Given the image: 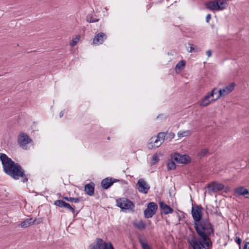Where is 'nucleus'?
I'll return each mask as SVG.
<instances>
[{
  "instance_id": "f257e3e1",
  "label": "nucleus",
  "mask_w": 249,
  "mask_h": 249,
  "mask_svg": "<svg viewBox=\"0 0 249 249\" xmlns=\"http://www.w3.org/2000/svg\"><path fill=\"white\" fill-rule=\"evenodd\" d=\"M0 160L2 162L3 171L6 174L14 179H18L21 177L23 182L28 181V175L25 174L24 170L19 164L15 163L4 153H0Z\"/></svg>"
},
{
  "instance_id": "f03ea898",
  "label": "nucleus",
  "mask_w": 249,
  "mask_h": 249,
  "mask_svg": "<svg viewBox=\"0 0 249 249\" xmlns=\"http://www.w3.org/2000/svg\"><path fill=\"white\" fill-rule=\"evenodd\" d=\"M188 242L193 249H209L212 246L208 234H192Z\"/></svg>"
},
{
  "instance_id": "7ed1b4c3",
  "label": "nucleus",
  "mask_w": 249,
  "mask_h": 249,
  "mask_svg": "<svg viewBox=\"0 0 249 249\" xmlns=\"http://www.w3.org/2000/svg\"><path fill=\"white\" fill-rule=\"evenodd\" d=\"M195 228L197 233H213V226L208 219H203L198 223H195Z\"/></svg>"
},
{
  "instance_id": "20e7f679",
  "label": "nucleus",
  "mask_w": 249,
  "mask_h": 249,
  "mask_svg": "<svg viewBox=\"0 0 249 249\" xmlns=\"http://www.w3.org/2000/svg\"><path fill=\"white\" fill-rule=\"evenodd\" d=\"M89 249H114L110 242L101 238H97L95 242L89 246Z\"/></svg>"
},
{
  "instance_id": "39448f33",
  "label": "nucleus",
  "mask_w": 249,
  "mask_h": 249,
  "mask_svg": "<svg viewBox=\"0 0 249 249\" xmlns=\"http://www.w3.org/2000/svg\"><path fill=\"white\" fill-rule=\"evenodd\" d=\"M217 88H214L210 92L205 95L199 102V106L201 107H206L211 103L213 102L218 99H217Z\"/></svg>"
},
{
  "instance_id": "423d86ee",
  "label": "nucleus",
  "mask_w": 249,
  "mask_h": 249,
  "mask_svg": "<svg viewBox=\"0 0 249 249\" xmlns=\"http://www.w3.org/2000/svg\"><path fill=\"white\" fill-rule=\"evenodd\" d=\"M116 205L124 212L133 211L135 207L131 201L125 198L117 200Z\"/></svg>"
},
{
  "instance_id": "0eeeda50",
  "label": "nucleus",
  "mask_w": 249,
  "mask_h": 249,
  "mask_svg": "<svg viewBox=\"0 0 249 249\" xmlns=\"http://www.w3.org/2000/svg\"><path fill=\"white\" fill-rule=\"evenodd\" d=\"M166 134L164 132L159 133L157 136H153L149 140V144L151 148L159 147L164 141Z\"/></svg>"
},
{
  "instance_id": "6e6552de",
  "label": "nucleus",
  "mask_w": 249,
  "mask_h": 249,
  "mask_svg": "<svg viewBox=\"0 0 249 249\" xmlns=\"http://www.w3.org/2000/svg\"><path fill=\"white\" fill-rule=\"evenodd\" d=\"M32 141V139L25 133L21 132L18 136V144L23 149L27 150L28 149L27 144L31 143Z\"/></svg>"
},
{
  "instance_id": "1a4fd4ad",
  "label": "nucleus",
  "mask_w": 249,
  "mask_h": 249,
  "mask_svg": "<svg viewBox=\"0 0 249 249\" xmlns=\"http://www.w3.org/2000/svg\"><path fill=\"white\" fill-rule=\"evenodd\" d=\"M235 86V83H231L223 89H217V90H216V92H217V99H219L222 96H225L229 93H231L234 89Z\"/></svg>"
},
{
  "instance_id": "9d476101",
  "label": "nucleus",
  "mask_w": 249,
  "mask_h": 249,
  "mask_svg": "<svg viewBox=\"0 0 249 249\" xmlns=\"http://www.w3.org/2000/svg\"><path fill=\"white\" fill-rule=\"evenodd\" d=\"M202 209L203 208L201 206L192 207L191 213L192 217L195 221V223H196V222L198 223L201 220Z\"/></svg>"
},
{
  "instance_id": "9b49d317",
  "label": "nucleus",
  "mask_w": 249,
  "mask_h": 249,
  "mask_svg": "<svg viewBox=\"0 0 249 249\" xmlns=\"http://www.w3.org/2000/svg\"><path fill=\"white\" fill-rule=\"evenodd\" d=\"M136 185L138 191L144 194H147L150 189V186L143 178L139 179Z\"/></svg>"
},
{
  "instance_id": "f8f14e48",
  "label": "nucleus",
  "mask_w": 249,
  "mask_h": 249,
  "mask_svg": "<svg viewBox=\"0 0 249 249\" xmlns=\"http://www.w3.org/2000/svg\"><path fill=\"white\" fill-rule=\"evenodd\" d=\"M119 180L117 179L112 178H106L103 179L101 181V186L104 189H108L112 186L114 183L119 181Z\"/></svg>"
},
{
  "instance_id": "ddd939ff",
  "label": "nucleus",
  "mask_w": 249,
  "mask_h": 249,
  "mask_svg": "<svg viewBox=\"0 0 249 249\" xmlns=\"http://www.w3.org/2000/svg\"><path fill=\"white\" fill-rule=\"evenodd\" d=\"M173 159L176 161L177 163H187L189 162L190 159L189 157L186 155H180L177 154L174 156Z\"/></svg>"
},
{
  "instance_id": "4468645a",
  "label": "nucleus",
  "mask_w": 249,
  "mask_h": 249,
  "mask_svg": "<svg viewBox=\"0 0 249 249\" xmlns=\"http://www.w3.org/2000/svg\"><path fill=\"white\" fill-rule=\"evenodd\" d=\"M208 188L209 191L215 193L222 190L224 185L220 183L213 182L211 183Z\"/></svg>"
},
{
  "instance_id": "2eb2a0df",
  "label": "nucleus",
  "mask_w": 249,
  "mask_h": 249,
  "mask_svg": "<svg viewBox=\"0 0 249 249\" xmlns=\"http://www.w3.org/2000/svg\"><path fill=\"white\" fill-rule=\"evenodd\" d=\"M107 38L106 34L104 33H99L97 34L93 38V43L94 45L102 44L105 40Z\"/></svg>"
},
{
  "instance_id": "dca6fc26",
  "label": "nucleus",
  "mask_w": 249,
  "mask_h": 249,
  "mask_svg": "<svg viewBox=\"0 0 249 249\" xmlns=\"http://www.w3.org/2000/svg\"><path fill=\"white\" fill-rule=\"evenodd\" d=\"M159 206L161 213L164 214L171 213L173 211V210L171 207L162 201L160 202Z\"/></svg>"
},
{
  "instance_id": "f3484780",
  "label": "nucleus",
  "mask_w": 249,
  "mask_h": 249,
  "mask_svg": "<svg viewBox=\"0 0 249 249\" xmlns=\"http://www.w3.org/2000/svg\"><path fill=\"white\" fill-rule=\"evenodd\" d=\"M234 192L238 196H242L246 198H249V191L244 187L236 188L235 189Z\"/></svg>"
},
{
  "instance_id": "a211bd4d",
  "label": "nucleus",
  "mask_w": 249,
  "mask_h": 249,
  "mask_svg": "<svg viewBox=\"0 0 249 249\" xmlns=\"http://www.w3.org/2000/svg\"><path fill=\"white\" fill-rule=\"evenodd\" d=\"M206 8L211 11H218V0L210 1L205 4Z\"/></svg>"
},
{
  "instance_id": "6ab92c4d",
  "label": "nucleus",
  "mask_w": 249,
  "mask_h": 249,
  "mask_svg": "<svg viewBox=\"0 0 249 249\" xmlns=\"http://www.w3.org/2000/svg\"><path fill=\"white\" fill-rule=\"evenodd\" d=\"M85 191L89 196H92L94 192V184L93 182H90L85 186Z\"/></svg>"
},
{
  "instance_id": "aec40b11",
  "label": "nucleus",
  "mask_w": 249,
  "mask_h": 249,
  "mask_svg": "<svg viewBox=\"0 0 249 249\" xmlns=\"http://www.w3.org/2000/svg\"><path fill=\"white\" fill-rule=\"evenodd\" d=\"M33 224H34L33 218H29L22 221L20 223V226L22 228H27Z\"/></svg>"
},
{
  "instance_id": "412c9836",
  "label": "nucleus",
  "mask_w": 249,
  "mask_h": 249,
  "mask_svg": "<svg viewBox=\"0 0 249 249\" xmlns=\"http://www.w3.org/2000/svg\"><path fill=\"white\" fill-rule=\"evenodd\" d=\"M54 204L57 206H58L60 208H65L66 209L69 207L70 205L69 203H68L62 200H56Z\"/></svg>"
},
{
  "instance_id": "4be33fe9",
  "label": "nucleus",
  "mask_w": 249,
  "mask_h": 249,
  "mask_svg": "<svg viewBox=\"0 0 249 249\" xmlns=\"http://www.w3.org/2000/svg\"><path fill=\"white\" fill-rule=\"evenodd\" d=\"M147 208L150 209L153 213L155 214L158 209V205L155 202H150L148 203Z\"/></svg>"
},
{
  "instance_id": "5701e85b",
  "label": "nucleus",
  "mask_w": 249,
  "mask_h": 249,
  "mask_svg": "<svg viewBox=\"0 0 249 249\" xmlns=\"http://www.w3.org/2000/svg\"><path fill=\"white\" fill-rule=\"evenodd\" d=\"M228 6V3L224 0H218V11L225 9Z\"/></svg>"
},
{
  "instance_id": "b1692460",
  "label": "nucleus",
  "mask_w": 249,
  "mask_h": 249,
  "mask_svg": "<svg viewBox=\"0 0 249 249\" xmlns=\"http://www.w3.org/2000/svg\"><path fill=\"white\" fill-rule=\"evenodd\" d=\"M140 242L142 249H150L146 239L141 237L140 238Z\"/></svg>"
},
{
  "instance_id": "393cba45",
  "label": "nucleus",
  "mask_w": 249,
  "mask_h": 249,
  "mask_svg": "<svg viewBox=\"0 0 249 249\" xmlns=\"http://www.w3.org/2000/svg\"><path fill=\"white\" fill-rule=\"evenodd\" d=\"M191 133L190 130L180 131L178 133V136L179 138L186 137L191 135Z\"/></svg>"
},
{
  "instance_id": "a878e982",
  "label": "nucleus",
  "mask_w": 249,
  "mask_h": 249,
  "mask_svg": "<svg viewBox=\"0 0 249 249\" xmlns=\"http://www.w3.org/2000/svg\"><path fill=\"white\" fill-rule=\"evenodd\" d=\"M186 62L185 60H181L176 66V69L180 71H182L185 67Z\"/></svg>"
},
{
  "instance_id": "bb28decb",
  "label": "nucleus",
  "mask_w": 249,
  "mask_h": 249,
  "mask_svg": "<svg viewBox=\"0 0 249 249\" xmlns=\"http://www.w3.org/2000/svg\"><path fill=\"white\" fill-rule=\"evenodd\" d=\"M80 38V35H77L75 37L73 38L71 40V42L70 43L71 46L72 47L75 46L79 42Z\"/></svg>"
},
{
  "instance_id": "cd10ccee",
  "label": "nucleus",
  "mask_w": 249,
  "mask_h": 249,
  "mask_svg": "<svg viewBox=\"0 0 249 249\" xmlns=\"http://www.w3.org/2000/svg\"><path fill=\"white\" fill-rule=\"evenodd\" d=\"M167 166L168 170H173L176 168V164L175 163V160L173 159V158L170 161L167 163Z\"/></svg>"
},
{
  "instance_id": "c85d7f7f",
  "label": "nucleus",
  "mask_w": 249,
  "mask_h": 249,
  "mask_svg": "<svg viewBox=\"0 0 249 249\" xmlns=\"http://www.w3.org/2000/svg\"><path fill=\"white\" fill-rule=\"evenodd\" d=\"M155 213H153L152 212H151L150 209H148L146 208L144 211V215L145 217L148 218L152 217Z\"/></svg>"
},
{
  "instance_id": "c756f323",
  "label": "nucleus",
  "mask_w": 249,
  "mask_h": 249,
  "mask_svg": "<svg viewBox=\"0 0 249 249\" xmlns=\"http://www.w3.org/2000/svg\"><path fill=\"white\" fill-rule=\"evenodd\" d=\"M87 20L89 22L94 23L98 21L99 19L94 18L93 16L89 15L87 16Z\"/></svg>"
},
{
  "instance_id": "7c9ffc66",
  "label": "nucleus",
  "mask_w": 249,
  "mask_h": 249,
  "mask_svg": "<svg viewBox=\"0 0 249 249\" xmlns=\"http://www.w3.org/2000/svg\"><path fill=\"white\" fill-rule=\"evenodd\" d=\"M190 46L189 49L187 48V51L189 53H192L193 52H196L198 51V48L195 45L189 43L188 44Z\"/></svg>"
},
{
  "instance_id": "2f4dec72",
  "label": "nucleus",
  "mask_w": 249,
  "mask_h": 249,
  "mask_svg": "<svg viewBox=\"0 0 249 249\" xmlns=\"http://www.w3.org/2000/svg\"><path fill=\"white\" fill-rule=\"evenodd\" d=\"M208 152L209 151L207 149H203L197 154V156L200 158H202L206 156L208 153Z\"/></svg>"
},
{
  "instance_id": "473e14b6",
  "label": "nucleus",
  "mask_w": 249,
  "mask_h": 249,
  "mask_svg": "<svg viewBox=\"0 0 249 249\" xmlns=\"http://www.w3.org/2000/svg\"><path fill=\"white\" fill-rule=\"evenodd\" d=\"M135 226L140 229H143L145 227V224L142 221H140L134 223Z\"/></svg>"
},
{
  "instance_id": "72a5a7b5",
  "label": "nucleus",
  "mask_w": 249,
  "mask_h": 249,
  "mask_svg": "<svg viewBox=\"0 0 249 249\" xmlns=\"http://www.w3.org/2000/svg\"><path fill=\"white\" fill-rule=\"evenodd\" d=\"M159 159L157 155H154L152 156V159L151 161L152 165H155L158 161Z\"/></svg>"
},
{
  "instance_id": "f704fd0d",
  "label": "nucleus",
  "mask_w": 249,
  "mask_h": 249,
  "mask_svg": "<svg viewBox=\"0 0 249 249\" xmlns=\"http://www.w3.org/2000/svg\"><path fill=\"white\" fill-rule=\"evenodd\" d=\"M69 202H74L75 203H78L80 202V198L78 197H70V199L69 200Z\"/></svg>"
},
{
  "instance_id": "c9c22d12",
  "label": "nucleus",
  "mask_w": 249,
  "mask_h": 249,
  "mask_svg": "<svg viewBox=\"0 0 249 249\" xmlns=\"http://www.w3.org/2000/svg\"><path fill=\"white\" fill-rule=\"evenodd\" d=\"M33 221H34V224H38L42 221V219L40 218H38V219L35 218V219H33Z\"/></svg>"
},
{
  "instance_id": "e433bc0d",
  "label": "nucleus",
  "mask_w": 249,
  "mask_h": 249,
  "mask_svg": "<svg viewBox=\"0 0 249 249\" xmlns=\"http://www.w3.org/2000/svg\"><path fill=\"white\" fill-rule=\"evenodd\" d=\"M67 209L69 210V211H70L72 213H73V214L74 213L75 209H74V207L71 206V205H69V207H68Z\"/></svg>"
},
{
  "instance_id": "4c0bfd02",
  "label": "nucleus",
  "mask_w": 249,
  "mask_h": 249,
  "mask_svg": "<svg viewBox=\"0 0 249 249\" xmlns=\"http://www.w3.org/2000/svg\"><path fill=\"white\" fill-rule=\"evenodd\" d=\"M211 18V14H208L206 17V21L207 23H209Z\"/></svg>"
},
{
  "instance_id": "58836bf2",
  "label": "nucleus",
  "mask_w": 249,
  "mask_h": 249,
  "mask_svg": "<svg viewBox=\"0 0 249 249\" xmlns=\"http://www.w3.org/2000/svg\"><path fill=\"white\" fill-rule=\"evenodd\" d=\"M235 241L238 243V245H240L241 243V240L239 237H236L235 239Z\"/></svg>"
},
{
  "instance_id": "ea45409f",
  "label": "nucleus",
  "mask_w": 249,
  "mask_h": 249,
  "mask_svg": "<svg viewBox=\"0 0 249 249\" xmlns=\"http://www.w3.org/2000/svg\"><path fill=\"white\" fill-rule=\"evenodd\" d=\"M161 118H166V116L165 115H164V114H160L157 117V119H160Z\"/></svg>"
},
{
  "instance_id": "a19ab883",
  "label": "nucleus",
  "mask_w": 249,
  "mask_h": 249,
  "mask_svg": "<svg viewBox=\"0 0 249 249\" xmlns=\"http://www.w3.org/2000/svg\"><path fill=\"white\" fill-rule=\"evenodd\" d=\"M206 54L207 55L208 57H210L212 55L211 51L210 50H208L206 52Z\"/></svg>"
},
{
  "instance_id": "79ce46f5",
  "label": "nucleus",
  "mask_w": 249,
  "mask_h": 249,
  "mask_svg": "<svg viewBox=\"0 0 249 249\" xmlns=\"http://www.w3.org/2000/svg\"><path fill=\"white\" fill-rule=\"evenodd\" d=\"M244 249H249V243H246L245 244Z\"/></svg>"
},
{
  "instance_id": "37998d69",
  "label": "nucleus",
  "mask_w": 249,
  "mask_h": 249,
  "mask_svg": "<svg viewBox=\"0 0 249 249\" xmlns=\"http://www.w3.org/2000/svg\"><path fill=\"white\" fill-rule=\"evenodd\" d=\"M59 117H60V118L62 117L63 116V115H64V112H63V111H61L59 113Z\"/></svg>"
},
{
  "instance_id": "c03bdc74",
  "label": "nucleus",
  "mask_w": 249,
  "mask_h": 249,
  "mask_svg": "<svg viewBox=\"0 0 249 249\" xmlns=\"http://www.w3.org/2000/svg\"><path fill=\"white\" fill-rule=\"evenodd\" d=\"M64 199H65L66 200L69 201L70 197L65 196V197H64Z\"/></svg>"
}]
</instances>
